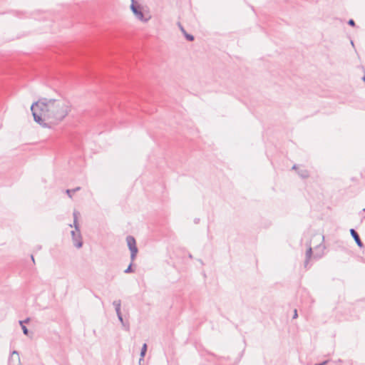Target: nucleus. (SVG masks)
I'll return each mask as SVG.
<instances>
[{
	"instance_id": "nucleus-1",
	"label": "nucleus",
	"mask_w": 365,
	"mask_h": 365,
	"mask_svg": "<svg viewBox=\"0 0 365 365\" xmlns=\"http://www.w3.org/2000/svg\"><path fill=\"white\" fill-rule=\"evenodd\" d=\"M71 106L70 102L62 97L42 98L32 103L31 110L35 122L43 128H49V123L62 121L71 111Z\"/></svg>"
},
{
	"instance_id": "nucleus-2",
	"label": "nucleus",
	"mask_w": 365,
	"mask_h": 365,
	"mask_svg": "<svg viewBox=\"0 0 365 365\" xmlns=\"http://www.w3.org/2000/svg\"><path fill=\"white\" fill-rule=\"evenodd\" d=\"M316 248L321 249L322 252H320V253L316 252L315 254L313 255V251H312L311 245H309V247L306 251V257H305V260H304V267L306 269H308L310 267V266L309 265V260L312 257H313L314 259L317 260V259H319L320 258H322V256L324 255V250L325 249V246L324 245L320 244L318 246H317Z\"/></svg>"
},
{
	"instance_id": "nucleus-3",
	"label": "nucleus",
	"mask_w": 365,
	"mask_h": 365,
	"mask_svg": "<svg viewBox=\"0 0 365 365\" xmlns=\"http://www.w3.org/2000/svg\"><path fill=\"white\" fill-rule=\"evenodd\" d=\"M130 9L135 17L143 22H147L150 17L145 18L140 5L135 1L131 0Z\"/></svg>"
},
{
	"instance_id": "nucleus-4",
	"label": "nucleus",
	"mask_w": 365,
	"mask_h": 365,
	"mask_svg": "<svg viewBox=\"0 0 365 365\" xmlns=\"http://www.w3.org/2000/svg\"><path fill=\"white\" fill-rule=\"evenodd\" d=\"M126 242H127L128 247L130 251V259L132 262H134V260L136 258L138 252V249L136 246L135 239L134 237H133L131 235H128L126 237Z\"/></svg>"
},
{
	"instance_id": "nucleus-5",
	"label": "nucleus",
	"mask_w": 365,
	"mask_h": 365,
	"mask_svg": "<svg viewBox=\"0 0 365 365\" xmlns=\"http://www.w3.org/2000/svg\"><path fill=\"white\" fill-rule=\"evenodd\" d=\"M72 240L73 241V245L77 248H81L83 246L82 236L81 231L72 230L71 232Z\"/></svg>"
},
{
	"instance_id": "nucleus-6",
	"label": "nucleus",
	"mask_w": 365,
	"mask_h": 365,
	"mask_svg": "<svg viewBox=\"0 0 365 365\" xmlns=\"http://www.w3.org/2000/svg\"><path fill=\"white\" fill-rule=\"evenodd\" d=\"M350 234H351V237H353V239L354 240L356 245L359 247H362L364 246V244L361 242L359 235L357 233V232L354 229L351 228V229H350Z\"/></svg>"
},
{
	"instance_id": "nucleus-7",
	"label": "nucleus",
	"mask_w": 365,
	"mask_h": 365,
	"mask_svg": "<svg viewBox=\"0 0 365 365\" xmlns=\"http://www.w3.org/2000/svg\"><path fill=\"white\" fill-rule=\"evenodd\" d=\"M297 173L303 179H305V178H307L309 177V173L306 169L298 170Z\"/></svg>"
},
{
	"instance_id": "nucleus-8",
	"label": "nucleus",
	"mask_w": 365,
	"mask_h": 365,
	"mask_svg": "<svg viewBox=\"0 0 365 365\" xmlns=\"http://www.w3.org/2000/svg\"><path fill=\"white\" fill-rule=\"evenodd\" d=\"M147 349H148V345L146 343H144L142 346V348H141V350H140V361L141 360L143 359V358L145 357V354H146V351H147Z\"/></svg>"
},
{
	"instance_id": "nucleus-9",
	"label": "nucleus",
	"mask_w": 365,
	"mask_h": 365,
	"mask_svg": "<svg viewBox=\"0 0 365 365\" xmlns=\"http://www.w3.org/2000/svg\"><path fill=\"white\" fill-rule=\"evenodd\" d=\"M23 333L26 336H29V331L27 327L24 324V322H19Z\"/></svg>"
},
{
	"instance_id": "nucleus-10",
	"label": "nucleus",
	"mask_w": 365,
	"mask_h": 365,
	"mask_svg": "<svg viewBox=\"0 0 365 365\" xmlns=\"http://www.w3.org/2000/svg\"><path fill=\"white\" fill-rule=\"evenodd\" d=\"M133 262H132L130 260V263L128 265V267L124 270V273L129 274V273L133 272L134 270L133 269Z\"/></svg>"
},
{
	"instance_id": "nucleus-11",
	"label": "nucleus",
	"mask_w": 365,
	"mask_h": 365,
	"mask_svg": "<svg viewBox=\"0 0 365 365\" xmlns=\"http://www.w3.org/2000/svg\"><path fill=\"white\" fill-rule=\"evenodd\" d=\"M113 305L114 306L115 309H120V307H121V301H120V299H118V300H115V301H113Z\"/></svg>"
},
{
	"instance_id": "nucleus-12",
	"label": "nucleus",
	"mask_w": 365,
	"mask_h": 365,
	"mask_svg": "<svg viewBox=\"0 0 365 365\" xmlns=\"http://www.w3.org/2000/svg\"><path fill=\"white\" fill-rule=\"evenodd\" d=\"M184 36L188 41H193L195 39V37L193 35L187 34V32L184 34Z\"/></svg>"
},
{
	"instance_id": "nucleus-13",
	"label": "nucleus",
	"mask_w": 365,
	"mask_h": 365,
	"mask_svg": "<svg viewBox=\"0 0 365 365\" xmlns=\"http://www.w3.org/2000/svg\"><path fill=\"white\" fill-rule=\"evenodd\" d=\"M73 227L75 228V230L76 231H79L80 230V225H79V223L78 222V220L75 219L73 220Z\"/></svg>"
},
{
	"instance_id": "nucleus-14",
	"label": "nucleus",
	"mask_w": 365,
	"mask_h": 365,
	"mask_svg": "<svg viewBox=\"0 0 365 365\" xmlns=\"http://www.w3.org/2000/svg\"><path fill=\"white\" fill-rule=\"evenodd\" d=\"M117 317H118V320H119V321H120V322L121 323V324H122L123 326H125V322H124V320H123V315L121 314V315H118V316H117Z\"/></svg>"
},
{
	"instance_id": "nucleus-15",
	"label": "nucleus",
	"mask_w": 365,
	"mask_h": 365,
	"mask_svg": "<svg viewBox=\"0 0 365 365\" xmlns=\"http://www.w3.org/2000/svg\"><path fill=\"white\" fill-rule=\"evenodd\" d=\"M178 26H179V28H180V31H182V33L183 34H185V33H186V31H185V29H184V27L182 26V24H181L180 22H178Z\"/></svg>"
},
{
	"instance_id": "nucleus-16",
	"label": "nucleus",
	"mask_w": 365,
	"mask_h": 365,
	"mask_svg": "<svg viewBox=\"0 0 365 365\" xmlns=\"http://www.w3.org/2000/svg\"><path fill=\"white\" fill-rule=\"evenodd\" d=\"M348 24L351 26H355V21L351 19L348 21Z\"/></svg>"
},
{
	"instance_id": "nucleus-17",
	"label": "nucleus",
	"mask_w": 365,
	"mask_h": 365,
	"mask_svg": "<svg viewBox=\"0 0 365 365\" xmlns=\"http://www.w3.org/2000/svg\"><path fill=\"white\" fill-rule=\"evenodd\" d=\"M297 317H298L297 309H294V313H293L292 319H297Z\"/></svg>"
},
{
	"instance_id": "nucleus-18",
	"label": "nucleus",
	"mask_w": 365,
	"mask_h": 365,
	"mask_svg": "<svg viewBox=\"0 0 365 365\" xmlns=\"http://www.w3.org/2000/svg\"><path fill=\"white\" fill-rule=\"evenodd\" d=\"M78 215H79V212L75 210L73 213V220H75V219L78 220Z\"/></svg>"
},
{
	"instance_id": "nucleus-19",
	"label": "nucleus",
	"mask_w": 365,
	"mask_h": 365,
	"mask_svg": "<svg viewBox=\"0 0 365 365\" xmlns=\"http://www.w3.org/2000/svg\"><path fill=\"white\" fill-rule=\"evenodd\" d=\"M66 194H67L70 197H71V193H73V192H72V190L67 189V190H66Z\"/></svg>"
},
{
	"instance_id": "nucleus-20",
	"label": "nucleus",
	"mask_w": 365,
	"mask_h": 365,
	"mask_svg": "<svg viewBox=\"0 0 365 365\" xmlns=\"http://www.w3.org/2000/svg\"><path fill=\"white\" fill-rule=\"evenodd\" d=\"M328 362H329V361H328V360H326V361H322V362H321V363L315 364L314 365H325V364H327Z\"/></svg>"
},
{
	"instance_id": "nucleus-21",
	"label": "nucleus",
	"mask_w": 365,
	"mask_h": 365,
	"mask_svg": "<svg viewBox=\"0 0 365 365\" xmlns=\"http://www.w3.org/2000/svg\"><path fill=\"white\" fill-rule=\"evenodd\" d=\"M80 190H81L80 187H76V188L72 189V192L74 193V192H77V191H78Z\"/></svg>"
},
{
	"instance_id": "nucleus-22",
	"label": "nucleus",
	"mask_w": 365,
	"mask_h": 365,
	"mask_svg": "<svg viewBox=\"0 0 365 365\" xmlns=\"http://www.w3.org/2000/svg\"><path fill=\"white\" fill-rule=\"evenodd\" d=\"M200 220L198 217H196V218L194 219V223L195 224H198L200 222Z\"/></svg>"
},
{
	"instance_id": "nucleus-23",
	"label": "nucleus",
	"mask_w": 365,
	"mask_h": 365,
	"mask_svg": "<svg viewBox=\"0 0 365 365\" xmlns=\"http://www.w3.org/2000/svg\"><path fill=\"white\" fill-rule=\"evenodd\" d=\"M115 312H116V314L117 316L118 315H121V311H120V309H115Z\"/></svg>"
},
{
	"instance_id": "nucleus-24",
	"label": "nucleus",
	"mask_w": 365,
	"mask_h": 365,
	"mask_svg": "<svg viewBox=\"0 0 365 365\" xmlns=\"http://www.w3.org/2000/svg\"><path fill=\"white\" fill-rule=\"evenodd\" d=\"M14 354H16L17 356H19V352L17 351H13L12 353H11V355H14ZM19 361L20 360L19 359Z\"/></svg>"
},
{
	"instance_id": "nucleus-25",
	"label": "nucleus",
	"mask_w": 365,
	"mask_h": 365,
	"mask_svg": "<svg viewBox=\"0 0 365 365\" xmlns=\"http://www.w3.org/2000/svg\"><path fill=\"white\" fill-rule=\"evenodd\" d=\"M29 321H30V318L28 317L25 320H24L23 322H24V323H28Z\"/></svg>"
},
{
	"instance_id": "nucleus-26",
	"label": "nucleus",
	"mask_w": 365,
	"mask_h": 365,
	"mask_svg": "<svg viewBox=\"0 0 365 365\" xmlns=\"http://www.w3.org/2000/svg\"><path fill=\"white\" fill-rule=\"evenodd\" d=\"M292 170H297V165H294L292 168Z\"/></svg>"
},
{
	"instance_id": "nucleus-27",
	"label": "nucleus",
	"mask_w": 365,
	"mask_h": 365,
	"mask_svg": "<svg viewBox=\"0 0 365 365\" xmlns=\"http://www.w3.org/2000/svg\"><path fill=\"white\" fill-rule=\"evenodd\" d=\"M31 258L32 261L34 262V257L33 255H31Z\"/></svg>"
},
{
	"instance_id": "nucleus-28",
	"label": "nucleus",
	"mask_w": 365,
	"mask_h": 365,
	"mask_svg": "<svg viewBox=\"0 0 365 365\" xmlns=\"http://www.w3.org/2000/svg\"><path fill=\"white\" fill-rule=\"evenodd\" d=\"M188 257H189V258H190V259H192V255L190 253L188 255Z\"/></svg>"
},
{
	"instance_id": "nucleus-29",
	"label": "nucleus",
	"mask_w": 365,
	"mask_h": 365,
	"mask_svg": "<svg viewBox=\"0 0 365 365\" xmlns=\"http://www.w3.org/2000/svg\"><path fill=\"white\" fill-rule=\"evenodd\" d=\"M200 263L203 264L202 261L201 259H199Z\"/></svg>"
}]
</instances>
